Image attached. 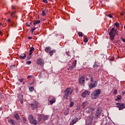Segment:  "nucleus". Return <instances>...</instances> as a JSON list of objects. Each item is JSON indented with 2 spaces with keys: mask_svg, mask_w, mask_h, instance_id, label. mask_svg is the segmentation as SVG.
<instances>
[{
  "mask_svg": "<svg viewBox=\"0 0 125 125\" xmlns=\"http://www.w3.org/2000/svg\"><path fill=\"white\" fill-rule=\"evenodd\" d=\"M74 91V89L72 88L71 87L66 88V89L64 90L63 93L64 95L63 96V98L65 99H68L69 97V95L72 94Z\"/></svg>",
  "mask_w": 125,
  "mask_h": 125,
  "instance_id": "obj_1",
  "label": "nucleus"
},
{
  "mask_svg": "<svg viewBox=\"0 0 125 125\" xmlns=\"http://www.w3.org/2000/svg\"><path fill=\"white\" fill-rule=\"evenodd\" d=\"M101 94V90L96 89L91 94L92 99H97V98Z\"/></svg>",
  "mask_w": 125,
  "mask_h": 125,
  "instance_id": "obj_2",
  "label": "nucleus"
},
{
  "mask_svg": "<svg viewBox=\"0 0 125 125\" xmlns=\"http://www.w3.org/2000/svg\"><path fill=\"white\" fill-rule=\"evenodd\" d=\"M40 104L37 101H33L31 104H28L29 109H31V110H36L39 108V105Z\"/></svg>",
  "mask_w": 125,
  "mask_h": 125,
  "instance_id": "obj_3",
  "label": "nucleus"
},
{
  "mask_svg": "<svg viewBox=\"0 0 125 125\" xmlns=\"http://www.w3.org/2000/svg\"><path fill=\"white\" fill-rule=\"evenodd\" d=\"M116 35H117V29L113 27L109 33V38L111 41H113L115 39Z\"/></svg>",
  "mask_w": 125,
  "mask_h": 125,
  "instance_id": "obj_4",
  "label": "nucleus"
},
{
  "mask_svg": "<svg viewBox=\"0 0 125 125\" xmlns=\"http://www.w3.org/2000/svg\"><path fill=\"white\" fill-rule=\"evenodd\" d=\"M28 120H29L30 124H32V125H38V124H39L38 120H37V119H35L34 118V116L32 114H30L28 116Z\"/></svg>",
  "mask_w": 125,
  "mask_h": 125,
  "instance_id": "obj_5",
  "label": "nucleus"
},
{
  "mask_svg": "<svg viewBox=\"0 0 125 125\" xmlns=\"http://www.w3.org/2000/svg\"><path fill=\"white\" fill-rule=\"evenodd\" d=\"M45 51L47 53H49L50 56H52L53 53H55L56 52V50H51V47L50 46H47L45 48Z\"/></svg>",
  "mask_w": 125,
  "mask_h": 125,
  "instance_id": "obj_6",
  "label": "nucleus"
},
{
  "mask_svg": "<svg viewBox=\"0 0 125 125\" xmlns=\"http://www.w3.org/2000/svg\"><path fill=\"white\" fill-rule=\"evenodd\" d=\"M116 107L118 108L119 110H123L125 108V104H122L121 103H117L116 104Z\"/></svg>",
  "mask_w": 125,
  "mask_h": 125,
  "instance_id": "obj_7",
  "label": "nucleus"
},
{
  "mask_svg": "<svg viewBox=\"0 0 125 125\" xmlns=\"http://www.w3.org/2000/svg\"><path fill=\"white\" fill-rule=\"evenodd\" d=\"M37 65H40V66H43L44 65V61L42 58H39L36 61Z\"/></svg>",
  "mask_w": 125,
  "mask_h": 125,
  "instance_id": "obj_8",
  "label": "nucleus"
},
{
  "mask_svg": "<svg viewBox=\"0 0 125 125\" xmlns=\"http://www.w3.org/2000/svg\"><path fill=\"white\" fill-rule=\"evenodd\" d=\"M27 79L29 82L30 83V84H33L35 83V80H34V75H28Z\"/></svg>",
  "mask_w": 125,
  "mask_h": 125,
  "instance_id": "obj_9",
  "label": "nucleus"
},
{
  "mask_svg": "<svg viewBox=\"0 0 125 125\" xmlns=\"http://www.w3.org/2000/svg\"><path fill=\"white\" fill-rule=\"evenodd\" d=\"M90 94V91L85 90L82 94L81 96L83 98H85L87 95H89Z\"/></svg>",
  "mask_w": 125,
  "mask_h": 125,
  "instance_id": "obj_10",
  "label": "nucleus"
},
{
  "mask_svg": "<svg viewBox=\"0 0 125 125\" xmlns=\"http://www.w3.org/2000/svg\"><path fill=\"white\" fill-rule=\"evenodd\" d=\"M85 82V77L83 75L79 79V83L80 84H83Z\"/></svg>",
  "mask_w": 125,
  "mask_h": 125,
  "instance_id": "obj_11",
  "label": "nucleus"
},
{
  "mask_svg": "<svg viewBox=\"0 0 125 125\" xmlns=\"http://www.w3.org/2000/svg\"><path fill=\"white\" fill-rule=\"evenodd\" d=\"M97 86V82L95 81L93 83H90L89 84V88L90 89H92V88H94V87H96Z\"/></svg>",
  "mask_w": 125,
  "mask_h": 125,
  "instance_id": "obj_12",
  "label": "nucleus"
},
{
  "mask_svg": "<svg viewBox=\"0 0 125 125\" xmlns=\"http://www.w3.org/2000/svg\"><path fill=\"white\" fill-rule=\"evenodd\" d=\"M77 66V60H75L72 62V65L69 66V69L71 71L73 70V69H75Z\"/></svg>",
  "mask_w": 125,
  "mask_h": 125,
  "instance_id": "obj_13",
  "label": "nucleus"
},
{
  "mask_svg": "<svg viewBox=\"0 0 125 125\" xmlns=\"http://www.w3.org/2000/svg\"><path fill=\"white\" fill-rule=\"evenodd\" d=\"M100 115H101V112L100 111V107H98L97 109L96 113H95V117L96 119H98V117H100Z\"/></svg>",
  "mask_w": 125,
  "mask_h": 125,
  "instance_id": "obj_14",
  "label": "nucleus"
},
{
  "mask_svg": "<svg viewBox=\"0 0 125 125\" xmlns=\"http://www.w3.org/2000/svg\"><path fill=\"white\" fill-rule=\"evenodd\" d=\"M91 82V83H92L93 81H94V79H93V75L92 74H88V77L86 78V81H89Z\"/></svg>",
  "mask_w": 125,
  "mask_h": 125,
  "instance_id": "obj_15",
  "label": "nucleus"
},
{
  "mask_svg": "<svg viewBox=\"0 0 125 125\" xmlns=\"http://www.w3.org/2000/svg\"><path fill=\"white\" fill-rule=\"evenodd\" d=\"M50 98H51V100L49 101V103L50 105H52L53 103H55L56 102V99H55V97L53 96L50 97Z\"/></svg>",
  "mask_w": 125,
  "mask_h": 125,
  "instance_id": "obj_16",
  "label": "nucleus"
},
{
  "mask_svg": "<svg viewBox=\"0 0 125 125\" xmlns=\"http://www.w3.org/2000/svg\"><path fill=\"white\" fill-rule=\"evenodd\" d=\"M94 119V116H93V115L91 114L88 117V122H89V123H92Z\"/></svg>",
  "mask_w": 125,
  "mask_h": 125,
  "instance_id": "obj_17",
  "label": "nucleus"
},
{
  "mask_svg": "<svg viewBox=\"0 0 125 125\" xmlns=\"http://www.w3.org/2000/svg\"><path fill=\"white\" fill-rule=\"evenodd\" d=\"M95 111V107L94 106H89V110H88V113H92Z\"/></svg>",
  "mask_w": 125,
  "mask_h": 125,
  "instance_id": "obj_18",
  "label": "nucleus"
},
{
  "mask_svg": "<svg viewBox=\"0 0 125 125\" xmlns=\"http://www.w3.org/2000/svg\"><path fill=\"white\" fill-rule=\"evenodd\" d=\"M78 121V117H76L72 120V121L70 123V125H75V124H76V123H77Z\"/></svg>",
  "mask_w": 125,
  "mask_h": 125,
  "instance_id": "obj_19",
  "label": "nucleus"
},
{
  "mask_svg": "<svg viewBox=\"0 0 125 125\" xmlns=\"http://www.w3.org/2000/svg\"><path fill=\"white\" fill-rule=\"evenodd\" d=\"M34 51H35V48H34V47H30L29 55H32V54L33 53V52H34Z\"/></svg>",
  "mask_w": 125,
  "mask_h": 125,
  "instance_id": "obj_20",
  "label": "nucleus"
},
{
  "mask_svg": "<svg viewBox=\"0 0 125 125\" xmlns=\"http://www.w3.org/2000/svg\"><path fill=\"white\" fill-rule=\"evenodd\" d=\"M20 59H21V60H23V59H25L26 58V54L23 53L20 55L19 56Z\"/></svg>",
  "mask_w": 125,
  "mask_h": 125,
  "instance_id": "obj_21",
  "label": "nucleus"
},
{
  "mask_svg": "<svg viewBox=\"0 0 125 125\" xmlns=\"http://www.w3.org/2000/svg\"><path fill=\"white\" fill-rule=\"evenodd\" d=\"M8 122L10 125H15V121L12 119H9Z\"/></svg>",
  "mask_w": 125,
  "mask_h": 125,
  "instance_id": "obj_22",
  "label": "nucleus"
},
{
  "mask_svg": "<svg viewBox=\"0 0 125 125\" xmlns=\"http://www.w3.org/2000/svg\"><path fill=\"white\" fill-rule=\"evenodd\" d=\"M14 117L17 120V121H19L20 119L19 114L18 113H14Z\"/></svg>",
  "mask_w": 125,
  "mask_h": 125,
  "instance_id": "obj_23",
  "label": "nucleus"
},
{
  "mask_svg": "<svg viewBox=\"0 0 125 125\" xmlns=\"http://www.w3.org/2000/svg\"><path fill=\"white\" fill-rule=\"evenodd\" d=\"M122 98H123L122 97V96L118 95L117 97V99H115V101H118V102L121 101V100H122Z\"/></svg>",
  "mask_w": 125,
  "mask_h": 125,
  "instance_id": "obj_24",
  "label": "nucleus"
},
{
  "mask_svg": "<svg viewBox=\"0 0 125 125\" xmlns=\"http://www.w3.org/2000/svg\"><path fill=\"white\" fill-rule=\"evenodd\" d=\"M41 23V21L40 20H35L33 22V25L36 26L37 24H40Z\"/></svg>",
  "mask_w": 125,
  "mask_h": 125,
  "instance_id": "obj_25",
  "label": "nucleus"
},
{
  "mask_svg": "<svg viewBox=\"0 0 125 125\" xmlns=\"http://www.w3.org/2000/svg\"><path fill=\"white\" fill-rule=\"evenodd\" d=\"M19 82L22 83L23 84H25V82H24V78H21L19 79Z\"/></svg>",
  "mask_w": 125,
  "mask_h": 125,
  "instance_id": "obj_26",
  "label": "nucleus"
},
{
  "mask_svg": "<svg viewBox=\"0 0 125 125\" xmlns=\"http://www.w3.org/2000/svg\"><path fill=\"white\" fill-rule=\"evenodd\" d=\"M29 91H30V92H32V91H34V87L33 86H29L28 87Z\"/></svg>",
  "mask_w": 125,
  "mask_h": 125,
  "instance_id": "obj_27",
  "label": "nucleus"
},
{
  "mask_svg": "<svg viewBox=\"0 0 125 125\" xmlns=\"http://www.w3.org/2000/svg\"><path fill=\"white\" fill-rule=\"evenodd\" d=\"M114 26H116V28H119L120 27V23L116 22L114 23Z\"/></svg>",
  "mask_w": 125,
  "mask_h": 125,
  "instance_id": "obj_28",
  "label": "nucleus"
},
{
  "mask_svg": "<svg viewBox=\"0 0 125 125\" xmlns=\"http://www.w3.org/2000/svg\"><path fill=\"white\" fill-rule=\"evenodd\" d=\"M36 29H37V27H35V26H34V28H33L31 29L30 31L31 32L32 34H34V31H35Z\"/></svg>",
  "mask_w": 125,
  "mask_h": 125,
  "instance_id": "obj_29",
  "label": "nucleus"
},
{
  "mask_svg": "<svg viewBox=\"0 0 125 125\" xmlns=\"http://www.w3.org/2000/svg\"><path fill=\"white\" fill-rule=\"evenodd\" d=\"M83 41L84 42H88V39H87V38L85 37L83 38Z\"/></svg>",
  "mask_w": 125,
  "mask_h": 125,
  "instance_id": "obj_30",
  "label": "nucleus"
},
{
  "mask_svg": "<svg viewBox=\"0 0 125 125\" xmlns=\"http://www.w3.org/2000/svg\"><path fill=\"white\" fill-rule=\"evenodd\" d=\"M42 16H46V14L45 13V12H44V10L42 11Z\"/></svg>",
  "mask_w": 125,
  "mask_h": 125,
  "instance_id": "obj_31",
  "label": "nucleus"
},
{
  "mask_svg": "<svg viewBox=\"0 0 125 125\" xmlns=\"http://www.w3.org/2000/svg\"><path fill=\"white\" fill-rule=\"evenodd\" d=\"M73 106H74V102H71L70 105H69V107H73Z\"/></svg>",
  "mask_w": 125,
  "mask_h": 125,
  "instance_id": "obj_32",
  "label": "nucleus"
},
{
  "mask_svg": "<svg viewBox=\"0 0 125 125\" xmlns=\"http://www.w3.org/2000/svg\"><path fill=\"white\" fill-rule=\"evenodd\" d=\"M78 36H79V37H83V32H78Z\"/></svg>",
  "mask_w": 125,
  "mask_h": 125,
  "instance_id": "obj_33",
  "label": "nucleus"
},
{
  "mask_svg": "<svg viewBox=\"0 0 125 125\" xmlns=\"http://www.w3.org/2000/svg\"><path fill=\"white\" fill-rule=\"evenodd\" d=\"M117 93H118V90H117V89H115L113 92V94L114 95H116Z\"/></svg>",
  "mask_w": 125,
  "mask_h": 125,
  "instance_id": "obj_34",
  "label": "nucleus"
},
{
  "mask_svg": "<svg viewBox=\"0 0 125 125\" xmlns=\"http://www.w3.org/2000/svg\"><path fill=\"white\" fill-rule=\"evenodd\" d=\"M69 114V110H66L64 111V115H68Z\"/></svg>",
  "mask_w": 125,
  "mask_h": 125,
  "instance_id": "obj_35",
  "label": "nucleus"
},
{
  "mask_svg": "<svg viewBox=\"0 0 125 125\" xmlns=\"http://www.w3.org/2000/svg\"><path fill=\"white\" fill-rule=\"evenodd\" d=\"M26 118L25 117H23L22 118V121H23V123H24V124L26 123Z\"/></svg>",
  "mask_w": 125,
  "mask_h": 125,
  "instance_id": "obj_36",
  "label": "nucleus"
},
{
  "mask_svg": "<svg viewBox=\"0 0 125 125\" xmlns=\"http://www.w3.org/2000/svg\"><path fill=\"white\" fill-rule=\"evenodd\" d=\"M107 16L109 17V18H113V15H112V14L107 15Z\"/></svg>",
  "mask_w": 125,
  "mask_h": 125,
  "instance_id": "obj_37",
  "label": "nucleus"
},
{
  "mask_svg": "<svg viewBox=\"0 0 125 125\" xmlns=\"http://www.w3.org/2000/svg\"><path fill=\"white\" fill-rule=\"evenodd\" d=\"M19 102H20V103L21 104H23V103H24V101H23V100H20Z\"/></svg>",
  "mask_w": 125,
  "mask_h": 125,
  "instance_id": "obj_38",
  "label": "nucleus"
},
{
  "mask_svg": "<svg viewBox=\"0 0 125 125\" xmlns=\"http://www.w3.org/2000/svg\"><path fill=\"white\" fill-rule=\"evenodd\" d=\"M31 63H32V62H31V61H28L26 62V64L27 65H29V64H31Z\"/></svg>",
  "mask_w": 125,
  "mask_h": 125,
  "instance_id": "obj_39",
  "label": "nucleus"
},
{
  "mask_svg": "<svg viewBox=\"0 0 125 125\" xmlns=\"http://www.w3.org/2000/svg\"><path fill=\"white\" fill-rule=\"evenodd\" d=\"M43 2H44V3H48L47 0H42Z\"/></svg>",
  "mask_w": 125,
  "mask_h": 125,
  "instance_id": "obj_40",
  "label": "nucleus"
},
{
  "mask_svg": "<svg viewBox=\"0 0 125 125\" xmlns=\"http://www.w3.org/2000/svg\"><path fill=\"white\" fill-rule=\"evenodd\" d=\"M99 66V64H97L96 63H95L93 67H98Z\"/></svg>",
  "mask_w": 125,
  "mask_h": 125,
  "instance_id": "obj_41",
  "label": "nucleus"
},
{
  "mask_svg": "<svg viewBox=\"0 0 125 125\" xmlns=\"http://www.w3.org/2000/svg\"><path fill=\"white\" fill-rule=\"evenodd\" d=\"M120 15L121 16H124V15H125V13L124 12H122V13H121Z\"/></svg>",
  "mask_w": 125,
  "mask_h": 125,
  "instance_id": "obj_42",
  "label": "nucleus"
},
{
  "mask_svg": "<svg viewBox=\"0 0 125 125\" xmlns=\"http://www.w3.org/2000/svg\"><path fill=\"white\" fill-rule=\"evenodd\" d=\"M121 39L122 41L123 42H125V39L123 38L122 37H121Z\"/></svg>",
  "mask_w": 125,
  "mask_h": 125,
  "instance_id": "obj_43",
  "label": "nucleus"
},
{
  "mask_svg": "<svg viewBox=\"0 0 125 125\" xmlns=\"http://www.w3.org/2000/svg\"><path fill=\"white\" fill-rule=\"evenodd\" d=\"M38 121H39V122H41V120H42V117H39L38 118Z\"/></svg>",
  "mask_w": 125,
  "mask_h": 125,
  "instance_id": "obj_44",
  "label": "nucleus"
},
{
  "mask_svg": "<svg viewBox=\"0 0 125 125\" xmlns=\"http://www.w3.org/2000/svg\"><path fill=\"white\" fill-rule=\"evenodd\" d=\"M7 21L8 23H10V19H8Z\"/></svg>",
  "mask_w": 125,
  "mask_h": 125,
  "instance_id": "obj_45",
  "label": "nucleus"
},
{
  "mask_svg": "<svg viewBox=\"0 0 125 125\" xmlns=\"http://www.w3.org/2000/svg\"><path fill=\"white\" fill-rule=\"evenodd\" d=\"M28 40H32V39H33V38L32 37H28Z\"/></svg>",
  "mask_w": 125,
  "mask_h": 125,
  "instance_id": "obj_46",
  "label": "nucleus"
},
{
  "mask_svg": "<svg viewBox=\"0 0 125 125\" xmlns=\"http://www.w3.org/2000/svg\"><path fill=\"white\" fill-rule=\"evenodd\" d=\"M15 13V12H12L11 14V16H12V15H13Z\"/></svg>",
  "mask_w": 125,
  "mask_h": 125,
  "instance_id": "obj_47",
  "label": "nucleus"
},
{
  "mask_svg": "<svg viewBox=\"0 0 125 125\" xmlns=\"http://www.w3.org/2000/svg\"><path fill=\"white\" fill-rule=\"evenodd\" d=\"M12 9H15V7L14 6H12Z\"/></svg>",
  "mask_w": 125,
  "mask_h": 125,
  "instance_id": "obj_48",
  "label": "nucleus"
},
{
  "mask_svg": "<svg viewBox=\"0 0 125 125\" xmlns=\"http://www.w3.org/2000/svg\"><path fill=\"white\" fill-rule=\"evenodd\" d=\"M27 27H30V24H28V23H26Z\"/></svg>",
  "mask_w": 125,
  "mask_h": 125,
  "instance_id": "obj_49",
  "label": "nucleus"
},
{
  "mask_svg": "<svg viewBox=\"0 0 125 125\" xmlns=\"http://www.w3.org/2000/svg\"><path fill=\"white\" fill-rule=\"evenodd\" d=\"M0 36H2V32L0 31Z\"/></svg>",
  "mask_w": 125,
  "mask_h": 125,
  "instance_id": "obj_50",
  "label": "nucleus"
},
{
  "mask_svg": "<svg viewBox=\"0 0 125 125\" xmlns=\"http://www.w3.org/2000/svg\"><path fill=\"white\" fill-rule=\"evenodd\" d=\"M110 60H111V61H114V58H111V59H110Z\"/></svg>",
  "mask_w": 125,
  "mask_h": 125,
  "instance_id": "obj_51",
  "label": "nucleus"
},
{
  "mask_svg": "<svg viewBox=\"0 0 125 125\" xmlns=\"http://www.w3.org/2000/svg\"><path fill=\"white\" fill-rule=\"evenodd\" d=\"M31 58H32V57H29V58H27V60H30V59H31Z\"/></svg>",
  "mask_w": 125,
  "mask_h": 125,
  "instance_id": "obj_52",
  "label": "nucleus"
},
{
  "mask_svg": "<svg viewBox=\"0 0 125 125\" xmlns=\"http://www.w3.org/2000/svg\"><path fill=\"white\" fill-rule=\"evenodd\" d=\"M102 6H103V7H104V6H106V5H104L103 4H102Z\"/></svg>",
  "mask_w": 125,
  "mask_h": 125,
  "instance_id": "obj_53",
  "label": "nucleus"
},
{
  "mask_svg": "<svg viewBox=\"0 0 125 125\" xmlns=\"http://www.w3.org/2000/svg\"><path fill=\"white\" fill-rule=\"evenodd\" d=\"M66 54H67V55H69V52H66Z\"/></svg>",
  "mask_w": 125,
  "mask_h": 125,
  "instance_id": "obj_54",
  "label": "nucleus"
},
{
  "mask_svg": "<svg viewBox=\"0 0 125 125\" xmlns=\"http://www.w3.org/2000/svg\"><path fill=\"white\" fill-rule=\"evenodd\" d=\"M2 110V108L0 107V111H1Z\"/></svg>",
  "mask_w": 125,
  "mask_h": 125,
  "instance_id": "obj_55",
  "label": "nucleus"
},
{
  "mask_svg": "<svg viewBox=\"0 0 125 125\" xmlns=\"http://www.w3.org/2000/svg\"><path fill=\"white\" fill-rule=\"evenodd\" d=\"M17 104L18 106H19V103H17Z\"/></svg>",
  "mask_w": 125,
  "mask_h": 125,
  "instance_id": "obj_56",
  "label": "nucleus"
},
{
  "mask_svg": "<svg viewBox=\"0 0 125 125\" xmlns=\"http://www.w3.org/2000/svg\"><path fill=\"white\" fill-rule=\"evenodd\" d=\"M0 26H1V23H0Z\"/></svg>",
  "mask_w": 125,
  "mask_h": 125,
  "instance_id": "obj_57",
  "label": "nucleus"
},
{
  "mask_svg": "<svg viewBox=\"0 0 125 125\" xmlns=\"http://www.w3.org/2000/svg\"><path fill=\"white\" fill-rule=\"evenodd\" d=\"M67 70H70V67H69V68H68Z\"/></svg>",
  "mask_w": 125,
  "mask_h": 125,
  "instance_id": "obj_58",
  "label": "nucleus"
},
{
  "mask_svg": "<svg viewBox=\"0 0 125 125\" xmlns=\"http://www.w3.org/2000/svg\"><path fill=\"white\" fill-rule=\"evenodd\" d=\"M83 104H85V103H84H84H83Z\"/></svg>",
  "mask_w": 125,
  "mask_h": 125,
  "instance_id": "obj_59",
  "label": "nucleus"
},
{
  "mask_svg": "<svg viewBox=\"0 0 125 125\" xmlns=\"http://www.w3.org/2000/svg\"><path fill=\"white\" fill-rule=\"evenodd\" d=\"M51 1L52 0H50Z\"/></svg>",
  "mask_w": 125,
  "mask_h": 125,
  "instance_id": "obj_60",
  "label": "nucleus"
}]
</instances>
